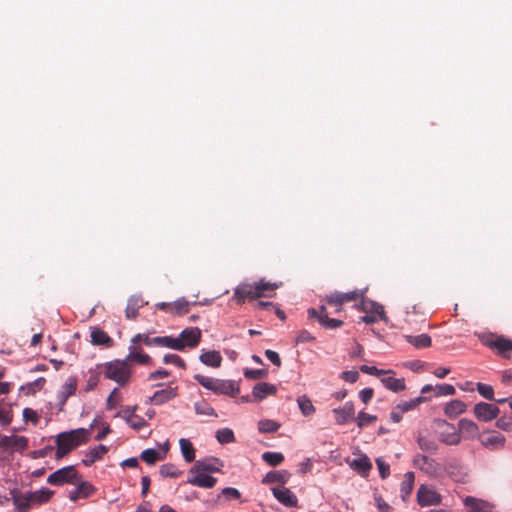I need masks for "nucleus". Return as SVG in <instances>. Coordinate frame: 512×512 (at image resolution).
<instances>
[{
    "instance_id": "nucleus-1",
    "label": "nucleus",
    "mask_w": 512,
    "mask_h": 512,
    "mask_svg": "<svg viewBox=\"0 0 512 512\" xmlns=\"http://www.w3.org/2000/svg\"><path fill=\"white\" fill-rule=\"evenodd\" d=\"M279 287L277 283L267 282L264 279H260L254 283L242 282L234 288L232 299L237 304L241 305L246 300H256L262 297H266V291H273Z\"/></svg>"
},
{
    "instance_id": "nucleus-2",
    "label": "nucleus",
    "mask_w": 512,
    "mask_h": 512,
    "mask_svg": "<svg viewBox=\"0 0 512 512\" xmlns=\"http://www.w3.org/2000/svg\"><path fill=\"white\" fill-rule=\"evenodd\" d=\"M193 378L202 387L218 395L235 397L240 393L239 382L235 380L212 378L202 374H195Z\"/></svg>"
},
{
    "instance_id": "nucleus-3",
    "label": "nucleus",
    "mask_w": 512,
    "mask_h": 512,
    "mask_svg": "<svg viewBox=\"0 0 512 512\" xmlns=\"http://www.w3.org/2000/svg\"><path fill=\"white\" fill-rule=\"evenodd\" d=\"M103 368V374L106 379L116 382L119 386H126L131 379V369L125 359H115L98 365Z\"/></svg>"
},
{
    "instance_id": "nucleus-4",
    "label": "nucleus",
    "mask_w": 512,
    "mask_h": 512,
    "mask_svg": "<svg viewBox=\"0 0 512 512\" xmlns=\"http://www.w3.org/2000/svg\"><path fill=\"white\" fill-rule=\"evenodd\" d=\"M132 344H137L139 342L144 343L146 346H161L170 348L177 351L184 350V344L180 341V339H175L172 336H156L149 337L147 334H137L131 339Z\"/></svg>"
},
{
    "instance_id": "nucleus-5",
    "label": "nucleus",
    "mask_w": 512,
    "mask_h": 512,
    "mask_svg": "<svg viewBox=\"0 0 512 512\" xmlns=\"http://www.w3.org/2000/svg\"><path fill=\"white\" fill-rule=\"evenodd\" d=\"M479 339L486 347L496 350L501 357L510 358V351L512 350L510 339L503 335L497 336L494 334L479 335Z\"/></svg>"
},
{
    "instance_id": "nucleus-6",
    "label": "nucleus",
    "mask_w": 512,
    "mask_h": 512,
    "mask_svg": "<svg viewBox=\"0 0 512 512\" xmlns=\"http://www.w3.org/2000/svg\"><path fill=\"white\" fill-rule=\"evenodd\" d=\"M80 479V475L73 465L65 466L50 474L47 483L54 486L74 484Z\"/></svg>"
},
{
    "instance_id": "nucleus-7",
    "label": "nucleus",
    "mask_w": 512,
    "mask_h": 512,
    "mask_svg": "<svg viewBox=\"0 0 512 512\" xmlns=\"http://www.w3.org/2000/svg\"><path fill=\"white\" fill-rule=\"evenodd\" d=\"M435 423L437 424L438 427L445 428L438 435V439L440 442L446 445H458L460 443L461 436L453 424L448 423L446 420L443 419L435 420Z\"/></svg>"
},
{
    "instance_id": "nucleus-8",
    "label": "nucleus",
    "mask_w": 512,
    "mask_h": 512,
    "mask_svg": "<svg viewBox=\"0 0 512 512\" xmlns=\"http://www.w3.org/2000/svg\"><path fill=\"white\" fill-rule=\"evenodd\" d=\"M224 466L223 462L216 457H208L195 461V464L189 469V474L195 472L215 473L220 472Z\"/></svg>"
},
{
    "instance_id": "nucleus-9",
    "label": "nucleus",
    "mask_w": 512,
    "mask_h": 512,
    "mask_svg": "<svg viewBox=\"0 0 512 512\" xmlns=\"http://www.w3.org/2000/svg\"><path fill=\"white\" fill-rule=\"evenodd\" d=\"M500 414V409L490 403L479 402L474 406V415L481 422H490Z\"/></svg>"
},
{
    "instance_id": "nucleus-10",
    "label": "nucleus",
    "mask_w": 512,
    "mask_h": 512,
    "mask_svg": "<svg viewBox=\"0 0 512 512\" xmlns=\"http://www.w3.org/2000/svg\"><path fill=\"white\" fill-rule=\"evenodd\" d=\"M11 500L18 512H29L32 506L29 492L22 493L18 488L10 489Z\"/></svg>"
},
{
    "instance_id": "nucleus-11",
    "label": "nucleus",
    "mask_w": 512,
    "mask_h": 512,
    "mask_svg": "<svg viewBox=\"0 0 512 512\" xmlns=\"http://www.w3.org/2000/svg\"><path fill=\"white\" fill-rule=\"evenodd\" d=\"M273 496L286 507H297L298 499L296 495L285 486L273 487L271 489Z\"/></svg>"
},
{
    "instance_id": "nucleus-12",
    "label": "nucleus",
    "mask_w": 512,
    "mask_h": 512,
    "mask_svg": "<svg viewBox=\"0 0 512 512\" xmlns=\"http://www.w3.org/2000/svg\"><path fill=\"white\" fill-rule=\"evenodd\" d=\"M417 502L421 507L437 505L441 502V496L436 491L421 485L417 491Z\"/></svg>"
},
{
    "instance_id": "nucleus-13",
    "label": "nucleus",
    "mask_w": 512,
    "mask_h": 512,
    "mask_svg": "<svg viewBox=\"0 0 512 512\" xmlns=\"http://www.w3.org/2000/svg\"><path fill=\"white\" fill-rule=\"evenodd\" d=\"M356 308L368 314H376L380 320L385 322L388 320L383 306L378 302L365 298L364 296L360 300L359 304L356 305Z\"/></svg>"
},
{
    "instance_id": "nucleus-14",
    "label": "nucleus",
    "mask_w": 512,
    "mask_h": 512,
    "mask_svg": "<svg viewBox=\"0 0 512 512\" xmlns=\"http://www.w3.org/2000/svg\"><path fill=\"white\" fill-rule=\"evenodd\" d=\"M332 412L338 425H345L355 419V408L352 401L346 402L342 407L334 408Z\"/></svg>"
},
{
    "instance_id": "nucleus-15",
    "label": "nucleus",
    "mask_w": 512,
    "mask_h": 512,
    "mask_svg": "<svg viewBox=\"0 0 512 512\" xmlns=\"http://www.w3.org/2000/svg\"><path fill=\"white\" fill-rule=\"evenodd\" d=\"M201 335L202 332L198 327H189L184 329L176 339H180L183 342L184 348L186 346L194 348L199 344Z\"/></svg>"
},
{
    "instance_id": "nucleus-16",
    "label": "nucleus",
    "mask_w": 512,
    "mask_h": 512,
    "mask_svg": "<svg viewBox=\"0 0 512 512\" xmlns=\"http://www.w3.org/2000/svg\"><path fill=\"white\" fill-rule=\"evenodd\" d=\"M190 475L191 476H189L187 479V483L193 486H198L201 488H213L217 483V479L215 477L207 475V473L204 472H195Z\"/></svg>"
},
{
    "instance_id": "nucleus-17",
    "label": "nucleus",
    "mask_w": 512,
    "mask_h": 512,
    "mask_svg": "<svg viewBox=\"0 0 512 512\" xmlns=\"http://www.w3.org/2000/svg\"><path fill=\"white\" fill-rule=\"evenodd\" d=\"M178 394L177 387L168 386L165 389L157 390L147 401V403H154L155 405H161L169 400L175 398Z\"/></svg>"
},
{
    "instance_id": "nucleus-18",
    "label": "nucleus",
    "mask_w": 512,
    "mask_h": 512,
    "mask_svg": "<svg viewBox=\"0 0 512 512\" xmlns=\"http://www.w3.org/2000/svg\"><path fill=\"white\" fill-rule=\"evenodd\" d=\"M413 465L429 475H433L437 472L436 461L424 454L415 455Z\"/></svg>"
},
{
    "instance_id": "nucleus-19",
    "label": "nucleus",
    "mask_w": 512,
    "mask_h": 512,
    "mask_svg": "<svg viewBox=\"0 0 512 512\" xmlns=\"http://www.w3.org/2000/svg\"><path fill=\"white\" fill-rule=\"evenodd\" d=\"M56 459H61L70 453L77 447V443H73V440L66 435H62V432L56 437Z\"/></svg>"
},
{
    "instance_id": "nucleus-20",
    "label": "nucleus",
    "mask_w": 512,
    "mask_h": 512,
    "mask_svg": "<svg viewBox=\"0 0 512 512\" xmlns=\"http://www.w3.org/2000/svg\"><path fill=\"white\" fill-rule=\"evenodd\" d=\"M96 491L95 487L88 481H81L78 483L76 489L69 493V499L76 502L80 497L88 498Z\"/></svg>"
},
{
    "instance_id": "nucleus-21",
    "label": "nucleus",
    "mask_w": 512,
    "mask_h": 512,
    "mask_svg": "<svg viewBox=\"0 0 512 512\" xmlns=\"http://www.w3.org/2000/svg\"><path fill=\"white\" fill-rule=\"evenodd\" d=\"M277 393V387L274 384L267 382L257 383L252 390V395L257 401H262L268 395H275Z\"/></svg>"
},
{
    "instance_id": "nucleus-22",
    "label": "nucleus",
    "mask_w": 512,
    "mask_h": 512,
    "mask_svg": "<svg viewBox=\"0 0 512 512\" xmlns=\"http://www.w3.org/2000/svg\"><path fill=\"white\" fill-rule=\"evenodd\" d=\"M146 304L141 295H132L128 298L125 309L127 319L133 320L138 316V310Z\"/></svg>"
},
{
    "instance_id": "nucleus-23",
    "label": "nucleus",
    "mask_w": 512,
    "mask_h": 512,
    "mask_svg": "<svg viewBox=\"0 0 512 512\" xmlns=\"http://www.w3.org/2000/svg\"><path fill=\"white\" fill-rule=\"evenodd\" d=\"M290 477L291 473L287 470L270 471L263 477L262 484L280 483L283 486Z\"/></svg>"
},
{
    "instance_id": "nucleus-24",
    "label": "nucleus",
    "mask_w": 512,
    "mask_h": 512,
    "mask_svg": "<svg viewBox=\"0 0 512 512\" xmlns=\"http://www.w3.org/2000/svg\"><path fill=\"white\" fill-rule=\"evenodd\" d=\"M107 452H108V447L103 444H99L98 446L90 449L85 454V458L82 460V463L85 466L90 467L96 461L101 460L103 455L106 454Z\"/></svg>"
},
{
    "instance_id": "nucleus-25",
    "label": "nucleus",
    "mask_w": 512,
    "mask_h": 512,
    "mask_svg": "<svg viewBox=\"0 0 512 512\" xmlns=\"http://www.w3.org/2000/svg\"><path fill=\"white\" fill-rule=\"evenodd\" d=\"M467 405L459 399L448 402L444 407V413L450 419L456 418L458 415L466 411Z\"/></svg>"
},
{
    "instance_id": "nucleus-26",
    "label": "nucleus",
    "mask_w": 512,
    "mask_h": 512,
    "mask_svg": "<svg viewBox=\"0 0 512 512\" xmlns=\"http://www.w3.org/2000/svg\"><path fill=\"white\" fill-rule=\"evenodd\" d=\"M349 465L354 471H356L362 476L368 475L369 471L372 468V463L365 454L353 459L352 462L349 463Z\"/></svg>"
},
{
    "instance_id": "nucleus-27",
    "label": "nucleus",
    "mask_w": 512,
    "mask_h": 512,
    "mask_svg": "<svg viewBox=\"0 0 512 512\" xmlns=\"http://www.w3.org/2000/svg\"><path fill=\"white\" fill-rule=\"evenodd\" d=\"M459 434H463L466 438H475L479 433V428L472 420L463 418L458 422Z\"/></svg>"
},
{
    "instance_id": "nucleus-28",
    "label": "nucleus",
    "mask_w": 512,
    "mask_h": 512,
    "mask_svg": "<svg viewBox=\"0 0 512 512\" xmlns=\"http://www.w3.org/2000/svg\"><path fill=\"white\" fill-rule=\"evenodd\" d=\"M199 360L201 363H203L206 366H209L212 368H219L222 363V356L218 351L211 350V351L203 352L199 356Z\"/></svg>"
},
{
    "instance_id": "nucleus-29",
    "label": "nucleus",
    "mask_w": 512,
    "mask_h": 512,
    "mask_svg": "<svg viewBox=\"0 0 512 512\" xmlns=\"http://www.w3.org/2000/svg\"><path fill=\"white\" fill-rule=\"evenodd\" d=\"M28 492H29V497H31L32 504H38V505L45 504V503L49 502L51 500L52 496L54 495V491H52L46 487H42L41 489H39L37 491H28Z\"/></svg>"
},
{
    "instance_id": "nucleus-30",
    "label": "nucleus",
    "mask_w": 512,
    "mask_h": 512,
    "mask_svg": "<svg viewBox=\"0 0 512 512\" xmlns=\"http://www.w3.org/2000/svg\"><path fill=\"white\" fill-rule=\"evenodd\" d=\"M125 360L128 364L130 361H135L141 365H150L152 363L151 357L146 353L139 352L134 345L129 347V353Z\"/></svg>"
},
{
    "instance_id": "nucleus-31",
    "label": "nucleus",
    "mask_w": 512,
    "mask_h": 512,
    "mask_svg": "<svg viewBox=\"0 0 512 512\" xmlns=\"http://www.w3.org/2000/svg\"><path fill=\"white\" fill-rule=\"evenodd\" d=\"M62 435L68 436L73 440V443H77V447L81 444L86 443L89 440L90 429L78 428L68 432H62Z\"/></svg>"
},
{
    "instance_id": "nucleus-32",
    "label": "nucleus",
    "mask_w": 512,
    "mask_h": 512,
    "mask_svg": "<svg viewBox=\"0 0 512 512\" xmlns=\"http://www.w3.org/2000/svg\"><path fill=\"white\" fill-rule=\"evenodd\" d=\"M405 340L417 349L428 348L432 344V339L428 334L406 335Z\"/></svg>"
},
{
    "instance_id": "nucleus-33",
    "label": "nucleus",
    "mask_w": 512,
    "mask_h": 512,
    "mask_svg": "<svg viewBox=\"0 0 512 512\" xmlns=\"http://www.w3.org/2000/svg\"><path fill=\"white\" fill-rule=\"evenodd\" d=\"M91 342L94 345H103L106 347H111L113 345L112 338L99 328H94L91 331Z\"/></svg>"
},
{
    "instance_id": "nucleus-34",
    "label": "nucleus",
    "mask_w": 512,
    "mask_h": 512,
    "mask_svg": "<svg viewBox=\"0 0 512 512\" xmlns=\"http://www.w3.org/2000/svg\"><path fill=\"white\" fill-rule=\"evenodd\" d=\"M415 475L413 472H407L401 483L400 492L403 501H406L414 488Z\"/></svg>"
},
{
    "instance_id": "nucleus-35",
    "label": "nucleus",
    "mask_w": 512,
    "mask_h": 512,
    "mask_svg": "<svg viewBox=\"0 0 512 512\" xmlns=\"http://www.w3.org/2000/svg\"><path fill=\"white\" fill-rule=\"evenodd\" d=\"M384 387L392 392H400L406 388L404 378L385 377L381 379Z\"/></svg>"
},
{
    "instance_id": "nucleus-36",
    "label": "nucleus",
    "mask_w": 512,
    "mask_h": 512,
    "mask_svg": "<svg viewBox=\"0 0 512 512\" xmlns=\"http://www.w3.org/2000/svg\"><path fill=\"white\" fill-rule=\"evenodd\" d=\"M180 450L184 460L187 463H191L195 460V449L190 440L181 438L179 440Z\"/></svg>"
},
{
    "instance_id": "nucleus-37",
    "label": "nucleus",
    "mask_w": 512,
    "mask_h": 512,
    "mask_svg": "<svg viewBox=\"0 0 512 512\" xmlns=\"http://www.w3.org/2000/svg\"><path fill=\"white\" fill-rule=\"evenodd\" d=\"M417 444L422 451L430 454H434L438 450V445L436 441L427 436L419 435L417 437Z\"/></svg>"
},
{
    "instance_id": "nucleus-38",
    "label": "nucleus",
    "mask_w": 512,
    "mask_h": 512,
    "mask_svg": "<svg viewBox=\"0 0 512 512\" xmlns=\"http://www.w3.org/2000/svg\"><path fill=\"white\" fill-rule=\"evenodd\" d=\"M297 403L304 416H310L315 412V407L312 404V401L306 395L299 396Z\"/></svg>"
},
{
    "instance_id": "nucleus-39",
    "label": "nucleus",
    "mask_w": 512,
    "mask_h": 512,
    "mask_svg": "<svg viewBox=\"0 0 512 512\" xmlns=\"http://www.w3.org/2000/svg\"><path fill=\"white\" fill-rule=\"evenodd\" d=\"M165 454L161 455L153 448L146 449L142 451L140 458L147 463L148 465H153L157 461L164 459Z\"/></svg>"
},
{
    "instance_id": "nucleus-40",
    "label": "nucleus",
    "mask_w": 512,
    "mask_h": 512,
    "mask_svg": "<svg viewBox=\"0 0 512 512\" xmlns=\"http://www.w3.org/2000/svg\"><path fill=\"white\" fill-rule=\"evenodd\" d=\"M262 459L270 466L277 467L284 461V455L280 452L266 451L262 454Z\"/></svg>"
},
{
    "instance_id": "nucleus-41",
    "label": "nucleus",
    "mask_w": 512,
    "mask_h": 512,
    "mask_svg": "<svg viewBox=\"0 0 512 512\" xmlns=\"http://www.w3.org/2000/svg\"><path fill=\"white\" fill-rule=\"evenodd\" d=\"M504 443H505V437L501 433H498V432H493L491 435H489L488 437H486L482 440V444L485 447H491V448H495L497 446H503Z\"/></svg>"
},
{
    "instance_id": "nucleus-42",
    "label": "nucleus",
    "mask_w": 512,
    "mask_h": 512,
    "mask_svg": "<svg viewBox=\"0 0 512 512\" xmlns=\"http://www.w3.org/2000/svg\"><path fill=\"white\" fill-rule=\"evenodd\" d=\"M427 400V397L419 396L409 401H404L396 405V409L400 410V412H408L410 410L415 409L420 403Z\"/></svg>"
},
{
    "instance_id": "nucleus-43",
    "label": "nucleus",
    "mask_w": 512,
    "mask_h": 512,
    "mask_svg": "<svg viewBox=\"0 0 512 512\" xmlns=\"http://www.w3.org/2000/svg\"><path fill=\"white\" fill-rule=\"evenodd\" d=\"M189 302L185 298H179L172 303L171 313L174 315L182 316L189 312Z\"/></svg>"
},
{
    "instance_id": "nucleus-44",
    "label": "nucleus",
    "mask_w": 512,
    "mask_h": 512,
    "mask_svg": "<svg viewBox=\"0 0 512 512\" xmlns=\"http://www.w3.org/2000/svg\"><path fill=\"white\" fill-rule=\"evenodd\" d=\"M319 324L328 330L340 328L343 325V321L339 319L329 318L328 314H322L319 317Z\"/></svg>"
},
{
    "instance_id": "nucleus-45",
    "label": "nucleus",
    "mask_w": 512,
    "mask_h": 512,
    "mask_svg": "<svg viewBox=\"0 0 512 512\" xmlns=\"http://www.w3.org/2000/svg\"><path fill=\"white\" fill-rule=\"evenodd\" d=\"M280 428V424L274 420L263 419L258 422V430L261 433H274Z\"/></svg>"
},
{
    "instance_id": "nucleus-46",
    "label": "nucleus",
    "mask_w": 512,
    "mask_h": 512,
    "mask_svg": "<svg viewBox=\"0 0 512 512\" xmlns=\"http://www.w3.org/2000/svg\"><path fill=\"white\" fill-rule=\"evenodd\" d=\"M194 409L198 415L217 417V413L215 412L214 408L204 400L196 402L194 404Z\"/></svg>"
},
{
    "instance_id": "nucleus-47",
    "label": "nucleus",
    "mask_w": 512,
    "mask_h": 512,
    "mask_svg": "<svg viewBox=\"0 0 512 512\" xmlns=\"http://www.w3.org/2000/svg\"><path fill=\"white\" fill-rule=\"evenodd\" d=\"M216 439L221 444H228L235 441V436L230 428H222L216 432Z\"/></svg>"
},
{
    "instance_id": "nucleus-48",
    "label": "nucleus",
    "mask_w": 512,
    "mask_h": 512,
    "mask_svg": "<svg viewBox=\"0 0 512 512\" xmlns=\"http://www.w3.org/2000/svg\"><path fill=\"white\" fill-rule=\"evenodd\" d=\"M159 472L161 476L170 478H177L182 474V472L178 470L177 467L172 463L161 465Z\"/></svg>"
},
{
    "instance_id": "nucleus-49",
    "label": "nucleus",
    "mask_w": 512,
    "mask_h": 512,
    "mask_svg": "<svg viewBox=\"0 0 512 512\" xmlns=\"http://www.w3.org/2000/svg\"><path fill=\"white\" fill-rule=\"evenodd\" d=\"M356 423H357V426L362 429L368 425H370L371 423H373L374 421L377 420V416L376 415H371V414H368L366 412H359L357 417H356Z\"/></svg>"
},
{
    "instance_id": "nucleus-50",
    "label": "nucleus",
    "mask_w": 512,
    "mask_h": 512,
    "mask_svg": "<svg viewBox=\"0 0 512 512\" xmlns=\"http://www.w3.org/2000/svg\"><path fill=\"white\" fill-rule=\"evenodd\" d=\"M477 391L478 393L485 398L486 400L493 401L494 398V389L491 385L484 384V383H477Z\"/></svg>"
},
{
    "instance_id": "nucleus-51",
    "label": "nucleus",
    "mask_w": 512,
    "mask_h": 512,
    "mask_svg": "<svg viewBox=\"0 0 512 512\" xmlns=\"http://www.w3.org/2000/svg\"><path fill=\"white\" fill-rule=\"evenodd\" d=\"M456 393L455 387L451 384H437L435 386V396H451Z\"/></svg>"
},
{
    "instance_id": "nucleus-52",
    "label": "nucleus",
    "mask_w": 512,
    "mask_h": 512,
    "mask_svg": "<svg viewBox=\"0 0 512 512\" xmlns=\"http://www.w3.org/2000/svg\"><path fill=\"white\" fill-rule=\"evenodd\" d=\"M245 378L250 380H258L265 378L268 375V371L266 369H244L243 372Z\"/></svg>"
},
{
    "instance_id": "nucleus-53",
    "label": "nucleus",
    "mask_w": 512,
    "mask_h": 512,
    "mask_svg": "<svg viewBox=\"0 0 512 512\" xmlns=\"http://www.w3.org/2000/svg\"><path fill=\"white\" fill-rule=\"evenodd\" d=\"M13 441L11 443V449L19 452H23L28 447V439L25 436L13 435Z\"/></svg>"
},
{
    "instance_id": "nucleus-54",
    "label": "nucleus",
    "mask_w": 512,
    "mask_h": 512,
    "mask_svg": "<svg viewBox=\"0 0 512 512\" xmlns=\"http://www.w3.org/2000/svg\"><path fill=\"white\" fill-rule=\"evenodd\" d=\"M163 362L165 364H174L181 369H186L187 367L185 361L177 354H166L163 357Z\"/></svg>"
},
{
    "instance_id": "nucleus-55",
    "label": "nucleus",
    "mask_w": 512,
    "mask_h": 512,
    "mask_svg": "<svg viewBox=\"0 0 512 512\" xmlns=\"http://www.w3.org/2000/svg\"><path fill=\"white\" fill-rule=\"evenodd\" d=\"M77 389V378L70 376L62 386L61 392H65L68 396H72Z\"/></svg>"
},
{
    "instance_id": "nucleus-56",
    "label": "nucleus",
    "mask_w": 512,
    "mask_h": 512,
    "mask_svg": "<svg viewBox=\"0 0 512 512\" xmlns=\"http://www.w3.org/2000/svg\"><path fill=\"white\" fill-rule=\"evenodd\" d=\"M45 383L46 379L44 377H39L36 380L27 383V394H35L37 391H40L44 387Z\"/></svg>"
},
{
    "instance_id": "nucleus-57",
    "label": "nucleus",
    "mask_w": 512,
    "mask_h": 512,
    "mask_svg": "<svg viewBox=\"0 0 512 512\" xmlns=\"http://www.w3.org/2000/svg\"><path fill=\"white\" fill-rule=\"evenodd\" d=\"M326 302L331 306H342L344 302L343 292H334L326 297Z\"/></svg>"
},
{
    "instance_id": "nucleus-58",
    "label": "nucleus",
    "mask_w": 512,
    "mask_h": 512,
    "mask_svg": "<svg viewBox=\"0 0 512 512\" xmlns=\"http://www.w3.org/2000/svg\"><path fill=\"white\" fill-rule=\"evenodd\" d=\"M360 371L363 373L369 374V375H373V376H380V375L387 374V373H393L392 370H382V369H378L375 366H368V365H362L360 367Z\"/></svg>"
},
{
    "instance_id": "nucleus-59",
    "label": "nucleus",
    "mask_w": 512,
    "mask_h": 512,
    "mask_svg": "<svg viewBox=\"0 0 512 512\" xmlns=\"http://www.w3.org/2000/svg\"><path fill=\"white\" fill-rule=\"evenodd\" d=\"M366 291L367 289H362L343 293L344 302L356 301L358 299L361 300Z\"/></svg>"
},
{
    "instance_id": "nucleus-60",
    "label": "nucleus",
    "mask_w": 512,
    "mask_h": 512,
    "mask_svg": "<svg viewBox=\"0 0 512 512\" xmlns=\"http://www.w3.org/2000/svg\"><path fill=\"white\" fill-rule=\"evenodd\" d=\"M90 376L89 378L87 379V385H86V388L85 390L86 391H91L93 389H95V387L98 385L99 381H100V373L99 372H91L90 371Z\"/></svg>"
},
{
    "instance_id": "nucleus-61",
    "label": "nucleus",
    "mask_w": 512,
    "mask_h": 512,
    "mask_svg": "<svg viewBox=\"0 0 512 512\" xmlns=\"http://www.w3.org/2000/svg\"><path fill=\"white\" fill-rule=\"evenodd\" d=\"M340 378L349 383H355L359 379V372L356 370L343 371Z\"/></svg>"
},
{
    "instance_id": "nucleus-62",
    "label": "nucleus",
    "mask_w": 512,
    "mask_h": 512,
    "mask_svg": "<svg viewBox=\"0 0 512 512\" xmlns=\"http://www.w3.org/2000/svg\"><path fill=\"white\" fill-rule=\"evenodd\" d=\"M376 464L379 470L380 477L385 479L390 474V467L387 463H385L381 458L376 459Z\"/></svg>"
},
{
    "instance_id": "nucleus-63",
    "label": "nucleus",
    "mask_w": 512,
    "mask_h": 512,
    "mask_svg": "<svg viewBox=\"0 0 512 512\" xmlns=\"http://www.w3.org/2000/svg\"><path fill=\"white\" fill-rule=\"evenodd\" d=\"M315 337L307 330H301L296 337V344L312 342Z\"/></svg>"
},
{
    "instance_id": "nucleus-64",
    "label": "nucleus",
    "mask_w": 512,
    "mask_h": 512,
    "mask_svg": "<svg viewBox=\"0 0 512 512\" xmlns=\"http://www.w3.org/2000/svg\"><path fill=\"white\" fill-rule=\"evenodd\" d=\"M466 506L470 507L471 512H481L480 502L473 497H466L464 500Z\"/></svg>"
}]
</instances>
